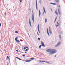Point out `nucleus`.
Segmentation results:
<instances>
[{
    "mask_svg": "<svg viewBox=\"0 0 65 65\" xmlns=\"http://www.w3.org/2000/svg\"><path fill=\"white\" fill-rule=\"evenodd\" d=\"M55 50L54 49H53L52 50L53 51H51L49 53V55H52V54H55V53H56V52H57V51H55Z\"/></svg>",
    "mask_w": 65,
    "mask_h": 65,
    "instance_id": "nucleus-1",
    "label": "nucleus"
},
{
    "mask_svg": "<svg viewBox=\"0 0 65 65\" xmlns=\"http://www.w3.org/2000/svg\"><path fill=\"white\" fill-rule=\"evenodd\" d=\"M34 59H35V58L34 57L31 58H30V59H31L26 60H25V61L26 62H31V61L32 60H33Z\"/></svg>",
    "mask_w": 65,
    "mask_h": 65,
    "instance_id": "nucleus-2",
    "label": "nucleus"
},
{
    "mask_svg": "<svg viewBox=\"0 0 65 65\" xmlns=\"http://www.w3.org/2000/svg\"><path fill=\"white\" fill-rule=\"evenodd\" d=\"M32 20L33 21V24H34V13L33 11L32 10Z\"/></svg>",
    "mask_w": 65,
    "mask_h": 65,
    "instance_id": "nucleus-3",
    "label": "nucleus"
},
{
    "mask_svg": "<svg viewBox=\"0 0 65 65\" xmlns=\"http://www.w3.org/2000/svg\"><path fill=\"white\" fill-rule=\"evenodd\" d=\"M18 38H19L18 37H16L15 39V40L17 43H20V41L19 40H17Z\"/></svg>",
    "mask_w": 65,
    "mask_h": 65,
    "instance_id": "nucleus-4",
    "label": "nucleus"
},
{
    "mask_svg": "<svg viewBox=\"0 0 65 65\" xmlns=\"http://www.w3.org/2000/svg\"><path fill=\"white\" fill-rule=\"evenodd\" d=\"M61 42H59L58 43H57V44L55 46V47H58L59 45H60L61 44Z\"/></svg>",
    "mask_w": 65,
    "mask_h": 65,
    "instance_id": "nucleus-5",
    "label": "nucleus"
},
{
    "mask_svg": "<svg viewBox=\"0 0 65 65\" xmlns=\"http://www.w3.org/2000/svg\"><path fill=\"white\" fill-rule=\"evenodd\" d=\"M29 24L31 27H32V25H31V20H30V19L29 18Z\"/></svg>",
    "mask_w": 65,
    "mask_h": 65,
    "instance_id": "nucleus-6",
    "label": "nucleus"
},
{
    "mask_svg": "<svg viewBox=\"0 0 65 65\" xmlns=\"http://www.w3.org/2000/svg\"><path fill=\"white\" fill-rule=\"evenodd\" d=\"M39 62H41V63H44V62H45L46 63H49V62H48L47 61H40L39 60Z\"/></svg>",
    "mask_w": 65,
    "mask_h": 65,
    "instance_id": "nucleus-7",
    "label": "nucleus"
},
{
    "mask_svg": "<svg viewBox=\"0 0 65 65\" xmlns=\"http://www.w3.org/2000/svg\"><path fill=\"white\" fill-rule=\"evenodd\" d=\"M46 51V52L48 53V52H51V51H52V49H47Z\"/></svg>",
    "mask_w": 65,
    "mask_h": 65,
    "instance_id": "nucleus-8",
    "label": "nucleus"
},
{
    "mask_svg": "<svg viewBox=\"0 0 65 65\" xmlns=\"http://www.w3.org/2000/svg\"><path fill=\"white\" fill-rule=\"evenodd\" d=\"M41 45H42V46H44V47L45 46V45L44 44V43H43V42H42V41H41Z\"/></svg>",
    "mask_w": 65,
    "mask_h": 65,
    "instance_id": "nucleus-9",
    "label": "nucleus"
},
{
    "mask_svg": "<svg viewBox=\"0 0 65 65\" xmlns=\"http://www.w3.org/2000/svg\"><path fill=\"white\" fill-rule=\"evenodd\" d=\"M58 12L59 14H61V12L60 10L58 9Z\"/></svg>",
    "mask_w": 65,
    "mask_h": 65,
    "instance_id": "nucleus-10",
    "label": "nucleus"
},
{
    "mask_svg": "<svg viewBox=\"0 0 65 65\" xmlns=\"http://www.w3.org/2000/svg\"><path fill=\"white\" fill-rule=\"evenodd\" d=\"M51 28V27H49V30L50 33V34H52V31L51 30V28Z\"/></svg>",
    "mask_w": 65,
    "mask_h": 65,
    "instance_id": "nucleus-11",
    "label": "nucleus"
},
{
    "mask_svg": "<svg viewBox=\"0 0 65 65\" xmlns=\"http://www.w3.org/2000/svg\"><path fill=\"white\" fill-rule=\"evenodd\" d=\"M38 30L39 31V32H40V30H39V24H38Z\"/></svg>",
    "mask_w": 65,
    "mask_h": 65,
    "instance_id": "nucleus-12",
    "label": "nucleus"
},
{
    "mask_svg": "<svg viewBox=\"0 0 65 65\" xmlns=\"http://www.w3.org/2000/svg\"><path fill=\"white\" fill-rule=\"evenodd\" d=\"M47 34L49 36H50V34H49V33H48V28H47Z\"/></svg>",
    "mask_w": 65,
    "mask_h": 65,
    "instance_id": "nucleus-13",
    "label": "nucleus"
},
{
    "mask_svg": "<svg viewBox=\"0 0 65 65\" xmlns=\"http://www.w3.org/2000/svg\"><path fill=\"white\" fill-rule=\"evenodd\" d=\"M50 4H52V5H56V3H50Z\"/></svg>",
    "mask_w": 65,
    "mask_h": 65,
    "instance_id": "nucleus-14",
    "label": "nucleus"
},
{
    "mask_svg": "<svg viewBox=\"0 0 65 65\" xmlns=\"http://www.w3.org/2000/svg\"><path fill=\"white\" fill-rule=\"evenodd\" d=\"M40 14H41V12H40V10H39V17H40Z\"/></svg>",
    "mask_w": 65,
    "mask_h": 65,
    "instance_id": "nucleus-15",
    "label": "nucleus"
},
{
    "mask_svg": "<svg viewBox=\"0 0 65 65\" xmlns=\"http://www.w3.org/2000/svg\"><path fill=\"white\" fill-rule=\"evenodd\" d=\"M36 8H38V7H37V0L36 1Z\"/></svg>",
    "mask_w": 65,
    "mask_h": 65,
    "instance_id": "nucleus-16",
    "label": "nucleus"
},
{
    "mask_svg": "<svg viewBox=\"0 0 65 65\" xmlns=\"http://www.w3.org/2000/svg\"><path fill=\"white\" fill-rule=\"evenodd\" d=\"M57 10H56L55 11V13H56V14L57 15H58V12H57Z\"/></svg>",
    "mask_w": 65,
    "mask_h": 65,
    "instance_id": "nucleus-17",
    "label": "nucleus"
},
{
    "mask_svg": "<svg viewBox=\"0 0 65 65\" xmlns=\"http://www.w3.org/2000/svg\"><path fill=\"white\" fill-rule=\"evenodd\" d=\"M16 58H17V59H18L19 60H21V61H22V60L23 61V60L21 59L20 58H19V57H16Z\"/></svg>",
    "mask_w": 65,
    "mask_h": 65,
    "instance_id": "nucleus-18",
    "label": "nucleus"
},
{
    "mask_svg": "<svg viewBox=\"0 0 65 65\" xmlns=\"http://www.w3.org/2000/svg\"><path fill=\"white\" fill-rule=\"evenodd\" d=\"M56 2L59 3V0H55Z\"/></svg>",
    "mask_w": 65,
    "mask_h": 65,
    "instance_id": "nucleus-19",
    "label": "nucleus"
},
{
    "mask_svg": "<svg viewBox=\"0 0 65 65\" xmlns=\"http://www.w3.org/2000/svg\"><path fill=\"white\" fill-rule=\"evenodd\" d=\"M57 17H56V18H55V21L54 22V23H55V22H56V20H57Z\"/></svg>",
    "mask_w": 65,
    "mask_h": 65,
    "instance_id": "nucleus-20",
    "label": "nucleus"
},
{
    "mask_svg": "<svg viewBox=\"0 0 65 65\" xmlns=\"http://www.w3.org/2000/svg\"><path fill=\"white\" fill-rule=\"evenodd\" d=\"M39 3L41 4V2H42V0H40L39 1Z\"/></svg>",
    "mask_w": 65,
    "mask_h": 65,
    "instance_id": "nucleus-21",
    "label": "nucleus"
},
{
    "mask_svg": "<svg viewBox=\"0 0 65 65\" xmlns=\"http://www.w3.org/2000/svg\"><path fill=\"white\" fill-rule=\"evenodd\" d=\"M42 46V45H40V46L39 47V48H40L41 47V46Z\"/></svg>",
    "mask_w": 65,
    "mask_h": 65,
    "instance_id": "nucleus-22",
    "label": "nucleus"
},
{
    "mask_svg": "<svg viewBox=\"0 0 65 65\" xmlns=\"http://www.w3.org/2000/svg\"><path fill=\"white\" fill-rule=\"evenodd\" d=\"M45 23H46V22H47V19H45Z\"/></svg>",
    "mask_w": 65,
    "mask_h": 65,
    "instance_id": "nucleus-23",
    "label": "nucleus"
},
{
    "mask_svg": "<svg viewBox=\"0 0 65 65\" xmlns=\"http://www.w3.org/2000/svg\"><path fill=\"white\" fill-rule=\"evenodd\" d=\"M25 47H26V48H27V49H29V48L28 46H26Z\"/></svg>",
    "mask_w": 65,
    "mask_h": 65,
    "instance_id": "nucleus-24",
    "label": "nucleus"
},
{
    "mask_svg": "<svg viewBox=\"0 0 65 65\" xmlns=\"http://www.w3.org/2000/svg\"><path fill=\"white\" fill-rule=\"evenodd\" d=\"M59 37L60 39H61V38H62V37H61V36L60 35H59Z\"/></svg>",
    "mask_w": 65,
    "mask_h": 65,
    "instance_id": "nucleus-25",
    "label": "nucleus"
},
{
    "mask_svg": "<svg viewBox=\"0 0 65 65\" xmlns=\"http://www.w3.org/2000/svg\"><path fill=\"white\" fill-rule=\"evenodd\" d=\"M26 46L24 47V50H26Z\"/></svg>",
    "mask_w": 65,
    "mask_h": 65,
    "instance_id": "nucleus-26",
    "label": "nucleus"
},
{
    "mask_svg": "<svg viewBox=\"0 0 65 65\" xmlns=\"http://www.w3.org/2000/svg\"><path fill=\"white\" fill-rule=\"evenodd\" d=\"M15 33H18V31H15Z\"/></svg>",
    "mask_w": 65,
    "mask_h": 65,
    "instance_id": "nucleus-27",
    "label": "nucleus"
},
{
    "mask_svg": "<svg viewBox=\"0 0 65 65\" xmlns=\"http://www.w3.org/2000/svg\"><path fill=\"white\" fill-rule=\"evenodd\" d=\"M7 58L8 60H9V56H7Z\"/></svg>",
    "mask_w": 65,
    "mask_h": 65,
    "instance_id": "nucleus-28",
    "label": "nucleus"
},
{
    "mask_svg": "<svg viewBox=\"0 0 65 65\" xmlns=\"http://www.w3.org/2000/svg\"><path fill=\"white\" fill-rule=\"evenodd\" d=\"M38 40H40V38H38Z\"/></svg>",
    "mask_w": 65,
    "mask_h": 65,
    "instance_id": "nucleus-29",
    "label": "nucleus"
},
{
    "mask_svg": "<svg viewBox=\"0 0 65 65\" xmlns=\"http://www.w3.org/2000/svg\"><path fill=\"white\" fill-rule=\"evenodd\" d=\"M25 51H28V49H26L25 50Z\"/></svg>",
    "mask_w": 65,
    "mask_h": 65,
    "instance_id": "nucleus-30",
    "label": "nucleus"
},
{
    "mask_svg": "<svg viewBox=\"0 0 65 65\" xmlns=\"http://www.w3.org/2000/svg\"><path fill=\"white\" fill-rule=\"evenodd\" d=\"M58 26H59V25H56V27H58Z\"/></svg>",
    "mask_w": 65,
    "mask_h": 65,
    "instance_id": "nucleus-31",
    "label": "nucleus"
},
{
    "mask_svg": "<svg viewBox=\"0 0 65 65\" xmlns=\"http://www.w3.org/2000/svg\"><path fill=\"white\" fill-rule=\"evenodd\" d=\"M37 34L38 36H39V34L38 33V32H37Z\"/></svg>",
    "mask_w": 65,
    "mask_h": 65,
    "instance_id": "nucleus-32",
    "label": "nucleus"
},
{
    "mask_svg": "<svg viewBox=\"0 0 65 65\" xmlns=\"http://www.w3.org/2000/svg\"><path fill=\"white\" fill-rule=\"evenodd\" d=\"M20 2H22V1H23L22 0H20Z\"/></svg>",
    "mask_w": 65,
    "mask_h": 65,
    "instance_id": "nucleus-33",
    "label": "nucleus"
},
{
    "mask_svg": "<svg viewBox=\"0 0 65 65\" xmlns=\"http://www.w3.org/2000/svg\"><path fill=\"white\" fill-rule=\"evenodd\" d=\"M44 12H43V15H44Z\"/></svg>",
    "mask_w": 65,
    "mask_h": 65,
    "instance_id": "nucleus-34",
    "label": "nucleus"
},
{
    "mask_svg": "<svg viewBox=\"0 0 65 65\" xmlns=\"http://www.w3.org/2000/svg\"><path fill=\"white\" fill-rule=\"evenodd\" d=\"M61 33L62 35H63V31H61Z\"/></svg>",
    "mask_w": 65,
    "mask_h": 65,
    "instance_id": "nucleus-35",
    "label": "nucleus"
},
{
    "mask_svg": "<svg viewBox=\"0 0 65 65\" xmlns=\"http://www.w3.org/2000/svg\"><path fill=\"white\" fill-rule=\"evenodd\" d=\"M16 52H19V50H16Z\"/></svg>",
    "mask_w": 65,
    "mask_h": 65,
    "instance_id": "nucleus-36",
    "label": "nucleus"
},
{
    "mask_svg": "<svg viewBox=\"0 0 65 65\" xmlns=\"http://www.w3.org/2000/svg\"><path fill=\"white\" fill-rule=\"evenodd\" d=\"M22 56H23V57H25L26 56H25V55H22Z\"/></svg>",
    "mask_w": 65,
    "mask_h": 65,
    "instance_id": "nucleus-37",
    "label": "nucleus"
},
{
    "mask_svg": "<svg viewBox=\"0 0 65 65\" xmlns=\"http://www.w3.org/2000/svg\"><path fill=\"white\" fill-rule=\"evenodd\" d=\"M58 6L59 8H60V5H58Z\"/></svg>",
    "mask_w": 65,
    "mask_h": 65,
    "instance_id": "nucleus-38",
    "label": "nucleus"
},
{
    "mask_svg": "<svg viewBox=\"0 0 65 65\" xmlns=\"http://www.w3.org/2000/svg\"><path fill=\"white\" fill-rule=\"evenodd\" d=\"M44 11H45V8H43Z\"/></svg>",
    "mask_w": 65,
    "mask_h": 65,
    "instance_id": "nucleus-39",
    "label": "nucleus"
},
{
    "mask_svg": "<svg viewBox=\"0 0 65 65\" xmlns=\"http://www.w3.org/2000/svg\"><path fill=\"white\" fill-rule=\"evenodd\" d=\"M57 24L58 25H59V22H57Z\"/></svg>",
    "mask_w": 65,
    "mask_h": 65,
    "instance_id": "nucleus-40",
    "label": "nucleus"
},
{
    "mask_svg": "<svg viewBox=\"0 0 65 65\" xmlns=\"http://www.w3.org/2000/svg\"><path fill=\"white\" fill-rule=\"evenodd\" d=\"M1 23L0 22V27H1Z\"/></svg>",
    "mask_w": 65,
    "mask_h": 65,
    "instance_id": "nucleus-41",
    "label": "nucleus"
},
{
    "mask_svg": "<svg viewBox=\"0 0 65 65\" xmlns=\"http://www.w3.org/2000/svg\"><path fill=\"white\" fill-rule=\"evenodd\" d=\"M56 57H57V55H55V56H54V57H55V58H56Z\"/></svg>",
    "mask_w": 65,
    "mask_h": 65,
    "instance_id": "nucleus-42",
    "label": "nucleus"
},
{
    "mask_svg": "<svg viewBox=\"0 0 65 65\" xmlns=\"http://www.w3.org/2000/svg\"><path fill=\"white\" fill-rule=\"evenodd\" d=\"M5 15H6V12H5Z\"/></svg>",
    "mask_w": 65,
    "mask_h": 65,
    "instance_id": "nucleus-43",
    "label": "nucleus"
},
{
    "mask_svg": "<svg viewBox=\"0 0 65 65\" xmlns=\"http://www.w3.org/2000/svg\"><path fill=\"white\" fill-rule=\"evenodd\" d=\"M45 13H46V12L45 11H44Z\"/></svg>",
    "mask_w": 65,
    "mask_h": 65,
    "instance_id": "nucleus-44",
    "label": "nucleus"
},
{
    "mask_svg": "<svg viewBox=\"0 0 65 65\" xmlns=\"http://www.w3.org/2000/svg\"><path fill=\"white\" fill-rule=\"evenodd\" d=\"M29 10H30V11H31V9L30 8L29 9Z\"/></svg>",
    "mask_w": 65,
    "mask_h": 65,
    "instance_id": "nucleus-45",
    "label": "nucleus"
},
{
    "mask_svg": "<svg viewBox=\"0 0 65 65\" xmlns=\"http://www.w3.org/2000/svg\"><path fill=\"white\" fill-rule=\"evenodd\" d=\"M51 10H52V11H53V10H52V8H51Z\"/></svg>",
    "mask_w": 65,
    "mask_h": 65,
    "instance_id": "nucleus-46",
    "label": "nucleus"
},
{
    "mask_svg": "<svg viewBox=\"0 0 65 65\" xmlns=\"http://www.w3.org/2000/svg\"><path fill=\"white\" fill-rule=\"evenodd\" d=\"M21 42L23 41V40H22V41L21 40Z\"/></svg>",
    "mask_w": 65,
    "mask_h": 65,
    "instance_id": "nucleus-47",
    "label": "nucleus"
},
{
    "mask_svg": "<svg viewBox=\"0 0 65 65\" xmlns=\"http://www.w3.org/2000/svg\"><path fill=\"white\" fill-rule=\"evenodd\" d=\"M25 53H27V52H25Z\"/></svg>",
    "mask_w": 65,
    "mask_h": 65,
    "instance_id": "nucleus-48",
    "label": "nucleus"
},
{
    "mask_svg": "<svg viewBox=\"0 0 65 65\" xmlns=\"http://www.w3.org/2000/svg\"><path fill=\"white\" fill-rule=\"evenodd\" d=\"M17 15V14H15V15Z\"/></svg>",
    "mask_w": 65,
    "mask_h": 65,
    "instance_id": "nucleus-49",
    "label": "nucleus"
},
{
    "mask_svg": "<svg viewBox=\"0 0 65 65\" xmlns=\"http://www.w3.org/2000/svg\"><path fill=\"white\" fill-rule=\"evenodd\" d=\"M43 8H44V7H43Z\"/></svg>",
    "mask_w": 65,
    "mask_h": 65,
    "instance_id": "nucleus-50",
    "label": "nucleus"
},
{
    "mask_svg": "<svg viewBox=\"0 0 65 65\" xmlns=\"http://www.w3.org/2000/svg\"><path fill=\"white\" fill-rule=\"evenodd\" d=\"M36 9H37V10H38V8H37Z\"/></svg>",
    "mask_w": 65,
    "mask_h": 65,
    "instance_id": "nucleus-51",
    "label": "nucleus"
},
{
    "mask_svg": "<svg viewBox=\"0 0 65 65\" xmlns=\"http://www.w3.org/2000/svg\"><path fill=\"white\" fill-rule=\"evenodd\" d=\"M52 43H53V41H52Z\"/></svg>",
    "mask_w": 65,
    "mask_h": 65,
    "instance_id": "nucleus-52",
    "label": "nucleus"
},
{
    "mask_svg": "<svg viewBox=\"0 0 65 65\" xmlns=\"http://www.w3.org/2000/svg\"><path fill=\"white\" fill-rule=\"evenodd\" d=\"M39 33H40V32H39Z\"/></svg>",
    "mask_w": 65,
    "mask_h": 65,
    "instance_id": "nucleus-53",
    "label": "nucleus"
},
{
    "mask_svg": "<svg viewBox=\"0 0 65 65\" xmlns=\"http://www.w3.org/2000/svg\"><path fill=\"white\" fill-rule=\"evenodd\" d=\"M7 65H8V64H7Z\"/></svg>",
    "mask_w": 65,
    "mask_h": 65,
    "instance_id": "nucleus-54",
    "label": "nucleus"
}]
</instances>
